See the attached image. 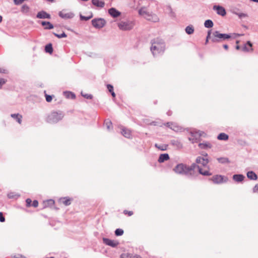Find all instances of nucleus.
Masks as SVG:
<instances>
[{
	"label": "nucleus",
	"mask_w": 258,
	"mask_h": 258,
	"mask_svg": "<svg viewBox=\"0 0 258 258\" xmlns=\"http://www.w3.org/2000/svg\"><path fill=\"white\" fill-rule=\"evenodd\" d=\"M212 180L215 183H221L226 181V180H224V176L220 175L214 176Z\"/></svg>",
	"instance_id": "15"
},
{
	"label": "nucleus",
	"mask_w": 258,
	"mask_h": 258,
	"mask_svg": "<svg viewBox=\"0 0 258 258\" xmlns=\"http://www.w3.org/2000/svg\"><path fill=\"white\" fill-rule=\"evenodd\" d=\"M13 2L16 5H19L23 3L22 0H14Z\"/></svg>",
	"instance_id": "50"
},
{
	"label": "nucleus",
	"mask_w": 258,
	"mask_h": 258,
	"mask_svg": "<svg viewBox=\"0 0 258 258\" xmlns=\"http://www.w3.org/2000/svg\"><path fill=\"white\" fill-rule=\"evenodd\" d=\"M230 38V34L220 33L219 31H216L213 32L212 37H211V40L213 42H218Z\"/></svg>",
	"instance_id": "6"
},
{
	"label": "nucleus",
	"mask_w": 258,
	"mask_h": 258,
	"mask_svg": "<svg viewBox=\"0 0 258 258\" xmlns=\"http://www.w3.org/2000/svg\"><path fill=\"white\" fill-rule=\"evenodd\" d=\"M92 17H93L92 13H91V15L89 16H84L81 14L80 15V18L81 20H82V21H88V20H90V19H91Z\"/></svg>",
	"instance_id": "35"
},
{
	"label": "nucleus",
	"mask_w": 258,
	"mask_h": 258,
	"mask_svg": "<svg viewBox=\"0 0 258 258\" xmlns=\"http://www.w3.org/2000/svg\"><path fill=\"white\" fill-rule=\"evenodd\" d=\"M92 3L93 5L100 8H103L105 6V3L100 0H92Z\"/></svg>",
	"instance_id": "23"
},
{
	"label": "nucleus",
	"mask_w": 258,
	"mask_h": 258,
	"mask_svg": "<svg viewBox=\"0 0 258 258\" xmlns=\"http://www.w3.org/2000/svg\"><path fill=\"white\" fill-rule=\"evenodd\" d=\"M217 160L219 163L224 164V163H228L230 162V161L229 160L228 158L226 157H220L217 158Z\"/></svg>",
	"instance_id": "33"
},
{
	"label": "nucleus",
	"mask_w": 258,
	"mask_h": 258,
	"mask_svg": "<svg viewBox=\"0 0 258 258\" xmlns=\"http://www.w3.org/2000/svg\"><path fill=\"white\" fill-rule=\"evenodd\" d=\"M171 143L173 146H176L178 148H181L182 147V144L179 141L177 140H171Z\"/></svg>",
	"instance_id": "30"
},
{
	"label": "nucleus",
	"mask_w": 258,
	"mask_h": 258,
	"mask_svg": "<svg viewBox=\"0 0 258 258\" xmlns=\"http://www.w3.org/2000/svg\"><path fill=\"white\" fill-rule=\"evenodd\" d=\"M58 15L60 18L64 19H72L75 16V15L73 13H67L66 11L64 10L59 12L58 13Z\"/></svg>",
	"instance_id": "11"
},
{
	"label": "nucleus",
	"mask_w": 258,
	"mask_h": 258,
	"mask_svg": "<svg viewBox=\"0 0 258 258\" xmlns=\"http://www.w3.org/2000/svg\"><path fill=\"white\" fill-rule=\"evenodd\" d=\"M36 18L38 19H48L51 18V16L48 13L44 11H41L39 12L36 15Z\"/></svg>",
	"instance_id": "13"
},
{
	"label": "nucleus",
	"mask_w": 258,
	"mask_h": 258,
	"mask_svg": "<svg viewBox=\"0 0 258 258\" xmlns=\"http://www.w3.org/2000/svg\"><path fill=\"white\" fill-rule=\"evenodd\" d=\"M111 94V96L113 97H115V94L114 93V91H112L111 92H110Z\"/></svg>",
	"instance_id": "54"
},
{
	"label": "nucleus",
	"mask_w": 258,
	"mask_h": 258,
	"mask_svg": "<svg viewBox=\"0 0 258 258\" xmlns=\"http://www.w3.org/2000/svg\"><path fill=\"white\" fill-rule=\"evenodd\" d=\"M6 83V80L3 78H0V88Z\"/></svg>",
	"instance_id": "48"
},
{
	"label": "nucleus",
	"mask_w": 258,
	"mask_h": 258,
	"mask_svg": "<svg viewBox=\"0 0 258 258\" xmlns=\"http://www.w3.org/2000/svg\"><path fill=\"white\" fill-rule=\"evenodd\" d=\"M204 26L207 28H210V19L207 20L205 22Z\"/></svg>",
	"instance_id": "47"
},
{
	"label": "nucleus",
	"mask_w": 258,
	"mask_h": 258,
	"mask_svg": "<svg viewBox=\"0 0 258 258\" xmlns=\"http://www.w3.org/2000/svg\"><path fill=\"white\" fill-rule=\"evenodd\" d=\"M117 26L121 30L128 31L133 28L134 23L131 20L121 21L117 23Z\"/></svg>",
	"instance_id": "7"
},
{
	"label": "nucleus",
	"mask_w": 258,
	"mask_h": 258,
	"mask_svg": "<svg viewBox=\"0 0 258 258\" xmlns=\"http://www.w3.org/2000/svg\"><path fill=\"white\" fill-rule=\"evenodd\" d=\"M195 29L192 25H189L185 28V31L188 35H191L194 33Z\"/></svg>",
	"instance_id": "26"
},
{
	"label": "nucleus",
	"mask_w": 258,
	"mask_h": 258,
	"mask_svg": "<svg viewBox=\"0 0 258 258\" xmlns=\"http://www.w3.org/2000/svg\"><path fill=\"white\" fill-rule=\"evenodd\" d=\"M63 94L67 98L74 99L76 98V95L74 93L70 91L63 92Z\"/></svg>",
	"instance_id": "27"
},
{
	"label": "nucleus",
	"mask_w": 258,
	"mask_h": 258,
	"mask_svg": "<svg viewBox=\"0 0 258 258\" xmlns=\"http://www.w3.org/2000/svg\"><path fill=\"white\" fill-rule=\"evenodd\" d=\"M15 258H20V255H19L18 256H15Z\"/></svg>",
	"instance_id": "63"
},
{
	"label": "nucleus",
	"mask_w": 258,
	"mask_h": 258,
	"mask_svg": "<svg viewBox=\"0 0 258 258\" xmlns=\"http://www.w3.org/2000/svg\"><path fill=\"white\" fill-rule=\"evenodd\" d=\"M150 50L154 57L162 56L166 49V43L164 40L160 38H156L151 41Z\"/></svg>",
	"instance_id": "2"
},
{
	"label": "nucleus",
	"mask_w": 258,
	"mask_h": 258,
	"mask_svg": "<svg viewBox=\"0 0 258 258\" xmlns=\"http://www.w3.org/2000/svg\"><path fill=\"white\" fill-rule=\"evenodd\" d=\"M209 38H210V30H208L207 31V36L206 40V43L208 42Z\"/></svg>",
	"instance_id": "53"
},
{
	"label": "nucleus",
	"mask_w": 258,
	"mask_h": 258,
	"mask_svg": "<svg viewBox=\"0 0 258 258\" xmlns=\"http://www.w3.org/2000/svg\"><path fill=\"white\" fill-rule=\"evenodd\" d=\"M20 197V195L14 192H11L8 194L9 199H17Z\"/></svg>",
	"instance_id": "34"
},
{
	"label": "nucleus",
	"mask_w": 258,
	"mask_h": 258,
	"mask_svg": "<svg viewBox=\"0 0 258 258\" xmlns=\"http://www.w3.org/2000/svg\"><path fill=\"white\" fill-rule=\"evenodd\" d=\"M165 125L166 126L170 128L171 129H172L173 130H175L174 128L175 127V126L172 122H168L166 123Z\"/></svg>",
	"instance_id": "39"
},
{
	"label": "nucleus",
	"mask_w": 258,
	"mask_h": 258,
	"mask_svg": "<svg viewBox=\"0 0 258 258\" xmlns=\"http://www.w3.org/2000/svg\"><path fill=\"white\" fill-rule=\"evenodd\" d=\"M109 14L113 18H117L119 17L121 13L114 8H111L108 10Z\"/></svg>",
	"instance_id": "14"
},
{
	"label": "nucleus",
	"mask_w": 258,
	"mask_h": 258,
	"mask_svg": "<svg viewBox=\"0 0 258 258\" xmlns=\"http://www.w3.org/2000/svg\"><path fill=\"white\" fill-rule=\"evenodd\" d=\"M3 20V17L2 16L0 15V23L2 22Z\"/></svg>",
	"instance_id": "60"
},
{
	"label": "nucleus",
	"mask_w": 258,
	"mask_h": 258,
	"mask_svg": "<svg viewBox=\"0 0 258 258\" xmlns=\"http://www.w3.org/2000/svg\"><path fill=\"white\" fill-rule=\"evenodd\" d=\"M140 15L143 16L149 21L156 22L159 21V18L155 14H153L148 12L145 7H142L139 10Z\"/></svg>",
	"instance_id": "5"
},
{
	"label": "nucleus",
	"mask_w": 258,
	"mask_h": 258,
	"mask_svg": "<svg viewBox=\"0 0 258 258\" xmlns=\"http://www.w3.org/2000/svg\"><path fill=\"white\" fill-rule=\"evenodd\" d=\"M81 95L84 98L88 99H91L93 98V96L91 94H84L83 92H81Z\"/></svg>",
	"instance_id": "40"
},
{
	"label": "nucleus",
	"mask_w": 258,
	"mask_h": 258,
	"mask_svg": "<svg viewBox=\"0 0 258 258\" xmlns=\"http://www.w3.org/2000/svg\"><path fill=\"white\" fill-rule=\"evenodd\" d=\"M63 117L64 113L61 111H52L47 115L45 121L50 124H55L62 120Z\"/></svg>",
	"instance_id": "3"
},
{
	"label": "nucleus",
	"mask_w": 258,
	"mask_h": 258,
	"mask_svg": "<svg viewBox=\"0 0 258 258\" xmlns=\"http://www.w3.org/2000/svg\"><path fill=\"white\" fill-rule=\"evenodd\" d=\"M252 43L250 41H248L246 42V44H245L243 47L242 48V50L246 52H248L250 51H251L253 50L252 48Z\"/></svg>",
	"instance_id": "19"
},
{
	"label": "nucleus",
	"mask_w": 258,
	"mask_h": 258,
	"mask_svg": "<svg viewBox=\"0 0 258 258\" xmlns=\"http://www.w3.org/2000/svg\"><path fill=\"white\" fill-rule=\"evenodd\" d=\"M102 240L104 244L112 247H116L119 244V242L118 241L111 240L107 238L104 237L103 238Z\"/></svg>",
	"instance_id": "12"
},
{
	"label": "nucleus",
	"mask_w": 258,
	"mask_h": 258,
	"mask_svg": "<svg viewBox=\"0 0 258 258\" xmlns=\"http://www.w3.org/2000/svg\"><path fill=\"white\" fill-rule=\"evenodd\" d=\"M45 99L47 102H50L52 99V96L45 94Z\"/></svg>",
	"instance_id": "41"
},
{
	"label": "nucleus",
	"mask_w": 258,
	"mask_h": 258,
	"mask_svg": "<svg viewBox=\"0 0 258 258\" xmlns=\"http://www.w3.org/2000/svg\"><path fill=\"white\" fill-rule=\"evenodd\" d=\"M107 88L109 92H111L112 91H113V86L111 84H107Z\"/></svg>",
	"instance_id": "45"
},
{
	"label": "nucleus",
	"mask_w": 258,
	"mask_h": 258,
	"mask_svg": "<svg viewBox=\"0 0 258 258\" xmlns=\"http://www.w3.org/2000/svg\"><path fill=\"white\" fill-rule=\"evenodd\" d=\"M26 206L27 207H30L32 205V200L28 198L26 200Z\"/></svg>",
	"instance_id": "42"
},
{
	"label": "nucleus",
	"mask_w": 258,
	"mask_h": 258,
	"mask_svg": "<svg viewBox=\"0 0 258 258\" xmlns=\"http://www.w3.org/2000/svg\"><path fill=\"white\" fill-rule=\"evenodd\" d=\"M72 199L69 197H63L59 199V202L62 203L65 206H69L71 204V201Z\"/></svg>",
	"instance_id": "18"
},
{
	"label": "nucleus",
	"mask_w": 258,
	"mask_h": 258,
	"mask_svg": "<svg viewBox=\"0 0 258 258\" xmlns=\"http://www.w3.org/2000/svg\"><path fill=\"white\" fill-rule=\"evenodd\" d=\"M21 11L24 14L28 15L30 11V8L28 5H24L21 8Z\"/></svg>",
	"instance_id": "29"
},
{
	"label": "nucleus",
	"mask_w": 258,
	"mask_h": 258,
	"mask_svg": "<svg viewBox=\"0 0 258 258\" xmlns=\"http://www.w3.org/2000/svg\"><path fill=\"white\" fill-rule=\"evenodd\" d=\"M5 221V218L3 215V213L0 212V222H4Z\"/></svg>",
	"instance_id": "46"
},
{
	"label": "nucleus",
	"mask_w": 258,
	"mask_h": 258,
	"mask_svg": "<svg viewBox=\"0 0 258 258\" xmlns=\"http://www.w3.org/2000/svg\"><path fill=\"white\" fill-rule=\"evenodd\" d=\"M54 201L52 199L48 200L45 202V205L51 207L54 205Z\"/></svg>",
	"instance_id": "37"
},
{
	"label": "nucleus",
	"mask_w": 258,
	"mask_h": 258,
	"mask_svg": "<svg viewBox=\"0 0 258 258\" xmlns=\"http://www.w3.org/2000/svg\"><path fill=\"white\" fill-rule=\"evenodd\" d=\"M121 134L125 137L130 139L132 137L131 132L130 130L122 127L121 128Z\"/></svg>",
	"instance_id": "17"
},
{
	"label": "nucleus",
	"mask_w": 258,
	"mask_h": 258,
	"mask_svg": "<svg viewBox=\"0 0 258 258\" xmlns=\"http://www.w3.org/2000/svg\"><path fill=\"white\" fill-rule=\"evenodd\" d=\"M201 136V132L200 131L192 132H191L190 135L188 137V140L191 141L192 143H198L200 141Z\"/></svg>",
	"instance_id": "9"
},
{
	"label": "nucleus",
	"mask_w": 258,
	"mask_h": 258,
	"mask_svg": "<svg viewBox=\"0 0 258 258\" xmlns=\"http://www.w3.org/2000/svg\"><path fill=\"white\" fill-rule=\"evenodd\" d=\"M140 15L143 16L149 21L156 22L159 21V18L155 14H153L148 12L145 7H142L139 10Z\"/></svg>",
	"instance_id": "4"
},
{
	"label": "nucleus",
	"mask_w": 258,
	"mask_h": 258,
	"mask_svg": "<svg viewBox=\"0 0 258 258\" xmlns=\"http://www.w3.org/2000/svg\"><path fill=\"white\" fill-rule=\"evenodd\" d=\"M53 34L58 38H65V37H67V35H66V34L64 32H62L60 34H58L55 33H53Z\"/></svg>",
	"instance_id": "38"
},
{
	"label": "nucleus",
	"mask_w": 258,
	"mask_h": 258,
	"mask_svg": "<svg viewBox=\"0 0 258 258\" xmlns=\"http://www.w3.org/2000/svg\"><path fill=\"white\" fill-rule=\"evenodd\" d=\"M199 146L201 148H203V149H205L206 148H207L208 147V145L207 144H202V143H200L199 144Z\"/></svg>",
	"instance_id": "51"
},
{
	"label": "nucleus",
	"mask_w": 258,
	"mask_h": 258,
	"mask_svg": "<svg viewBox=\"0 0 258 258\" xmlns=\"http://www.w3.org/2000/svg\"><path fill=\"white\" fill-rule=\"evenodd\" d=\"M123 214L125 215H127L128 216H131L133 215V211H128L127 210H124L123 211Z\"/></svg>",
	"instance_id": "44"
},
{
	"label": "nucleus",
	"mask_w": 258,
	"mask_h": 258,
	"mask_svg": "<svg viewBox=\"0 0 258 258\" xmlns=\"http://www.w3.org/2000/svg\"><path fill=\"white\" fill-rule=\"evenodd\" d=\"M53 47L51 43H48L45 46V51L47 53L51 54L53 52Z\"/></svg>",
	"instance_id": "31"
},
{
	"label": "nucleus",
	"mask_w": 258,
	"mask_h": 258,
	"mask_svg": "<svg viewBox=\"0 0 258 258\" xmlns=\"http://www.w3.org/2000/svg\"><path fill=\"white\" fill-rule=\"evenodd\" d=\"M91 22L93 27L97 29L103 28L106 24L105 20L102 18L94 19Z\"/></svg>",
	"instance_id": "8"
},
{
	"label": "nucleus",
	"mask_w": 258,
	"mask_h": 258,
	"mask_svg": "<svg viewBox=\"0 0 258 258\" xmlns=\"http://www.w3.org/2000/svg\"><path fill=\"white\" fill-rule=\"evenodd\" d=\"M20 258H26L25 256L22 255H20Z\"/></svg>",
	"instance_id": "61"
},
{
	"label": "nucleus",
	"mask_w": 258,
	"mask_h": 258,
	"mask_svg": "<svg viewBox=\"0 0 258 258\" xmlns=\"http://www.w3.org/2000/svg\"><path fill=\"white\" fill-rule=\"evenodd\" d=\"M104 125L106 126L108 131H111L113 128L112 122L109 119H106L104 121Z\"/></svg>",
	"instance_id": "25"
},
{
	"label": "nucleus",
	"mask_w": 258,
	"mask_h": 258,
	"mask_svg": "<svg viewBox=\"0 0 258 258\" xmlns=\"http://www.w3.org/2000/svg\"><path fill=\"white\" fill-rule=\"evenodd\" d=\"M248 178L252 180H256L257 179V175L252 171H248L246 173Z\"/></svg>",
	"instance_id": "21"
},
{
	"label": "nucleus",
	"mask_w": 258,
	"mask_h": 258,
	"mask_svg": "<svg viewBox=\"0 0 258 258\" xmlns=\"http://www.w3.org/2000/svg\"><path fill=\"white\" fill-rule=\"evenodd\" d=\"M114 233L117 236H121L123 234V230L122 229L117 228L115 230Z\"/></svg>",
	"instance_id": "36"
},
{
	"label": "nucleus",
	"mask_w": 258,
	"mask_h": 258,
	"mask_svg": "<svg viewBox=\"0 0 258 258\" xmlns=\"http://www.w3.org/2000/svg\"><path fill=\"white\" fill-rule=\"evenodd\" d=\"M239 42L238 41H236V43H238Z\"/></svg>",
	"instance_id": "64"
},
{
	"label": "nucleus",
	"mask_w": 258,
	"mask_h": 258,
	"mask_svg": "<svg viewBox=\"0 0 258 258\" xmlns=\"http://www.w3.org/2000/svg\"><path fill=\"white\" fill-rule=\"evenodd\" d=\"M151 124L152 125H156V122L155 121H153L151 123Z\"/></svg>",
	"instance_id": "57"
},
{
	"label": "nucleus",
	"mask_w": 258,
	"mask_h": 258,
	"mask_svg": "<svg viewBox=\"0 0 258 258\" xmlns=\"http://www.w3.org/2000/svg\"><path fill=\"white\" fill-rule=\"evenodd\" d=\"M253 192H258V183L255 184V186L253 188Z\"/></svg>",
	"instance_id": "52"
},
{
	"label": "nucleus",
	"mask_w": 258,
	"mask_h": 258,
	"mask_svg": "<svg viewBox=\"0 0 258 258\" xmlns=\"http://www.w3.org/2000/svg\"><path fill=\"white\" fill-rule=\"evenodd\" d=\"M6 70L0 68V73H5Z\"/></svg>",
	"instance_id": "55"
},
{
	"label": "nucleus",
	"mask_w": 258,
	"mask_h": 258,
	"mask_svg": "<svg viewBox=\"0 0 258 258\" xmlns=\"http://www.w3.org/2000/svg\"><path fill=\"white\" fill-rule=\"evenodd\" d=\"M213 9L218 15L224 17L226 14L225 9L220 5H214L213 7Z\"/></svg>",
	"instance_id": "10"
},
{
	"label": "nucleus",
	"mask_w": 258,
	"mask_h": 258,
	"mask_svg": "<svg viewBox=\"0 0 258 258\" xmlns=\"http://www.w3.org/2000/svg\"><path fill=\"white\" fill-rule=\"evenodd\" d=\"M213 26V22L211 20V28H212Z\"/></svg>",
	"instance_id": "59"
},
{
	"label": "nucleus",
	"mask_w": 258,
	"mask_h": 258,
	"mask_svg": "<svg viewBox=\"0 0 258 258\" xmlns=\"http://www.w3.org/2000/svg\"><path fill=\"white\" fill-rule=\"evenodd\" d=\"M229 136L225 133H220L217 137V139L219 140L227 141L228 140Z\"/></svg>",
	"instance_id": "28"
},
{
	"label": "nucleus",
	"mask_w": 258,
	"mask_h": 258,
	"mask_svg": "<svg viewBox=\"0 0 258 258\" xmlns=\"http://www.w3.org/2000/svg\"><path fill=\"white\" fill-rule=\"evenodd\" d=\"M234 13L235 14H236L237 15H238V16L239 17V18H242L246 17L247 16V15L246 14H244V13H235V12H234Z\"/></svg>",
	"instance_id": "43"
},
{
	"label": "nucleus",
	"mask_w": 258,
	"mask_h": 258,
	"mask_svg": "<svg viewBox=\"0 0 258 258\" xmlns=\"http://www.w3.org/2000/svg\"><path fill=\"white\" fill-rule=\"evenodd\" d=\"M207 156L208 154H207L205 157H197L196 162L199 165L193 163L188 166L182 163L178 164L173 168V171L178 174L185 175L188 176H191L192 172L196 170L198 171L202 175H210V172L208 170H203L202 168V166L206 167L209 162Z\"/></svg>",
	"instance_id": "1"
},
{
	"label": "nucleus",
	"mask_w": 258,
	"mask_h": 258,
	"mask_svg": "<svg viewBox=\"0 0 258 258\" xmlns=\"http://www.w3.org/2000/svg\"><path fill=\"white\" fill-rule=\"evenodd\" d=\"M41 24L43 26H44V29L46 30L52 29L54 27L53 25L49 22L42 21Z\"/></svg>",
	"instance_id": "24"
},
{
	"label": "nucleus",
	"mask_w": 258,
	"mask_h": 258,
	"mask_svg": "<svg viewBox=\"0 0 258 258\" xmlns=\"http://www.w3.org/2000/svg\"><path fill=\"white\" fill-rule=\"evenodd\" d=\"M223 47H224L225 49H226V50H227V49H228V45H227V44H224V45H223Z\"/></svg>",
	"instance_id": "56"
},
{
	"label": "nucleus",
	"mask_w": 258,
	"mask_h": 258,
	"mask_svg": "<svg viewBox=\"0 0 258 258\" xmlns=\"http://www.w3.org/2000/svg\"><path fill=\"white\" fill-rule=\"evenodd\" d=\"M11 116L15 119L19 124H21L22 122V115L19 113H14L11 114Z\"/></svg>",
	"instance_id": "20"
},
{
	"label": "nucleus",
	"mask_w": 258,
	"mask_h": 258,
	"mask_svg": "<svg viewBox=\"0 0 258 258\" xmlns=\"http://www.w3.org/2000/svg\"><path fill=\"white\" fill-rule=\"evenodd\" d=\"M245 178V176L242 174H234L233 175V179L237 182H240L242 181Z\"/></svg>",
	"instance_id": "22"
},
{
	"label": "nucleus",
	"mask_w": 258,
	"mask_h": 258,
	"mask_svg": "<svg viewBox=\"0 0 258 258\" xmlns=\"http://www.w3.org/2000/svg\"><path fill=\"white\" fill-rule=\"evenodd\" d=\"M46 1L48 2H53L54 0H46Z\"/></svg>",
	"instance_id": "62"
},
{
	"label": "nucleus",
	"mask_w": 258,
	"mask_h": 258,
	"mask_svg": "<svg viewBox=\"0 0 258 258\" xmlns=\"http://www.w3.org/2000/svg\"><path fill=\"white\" fill-rule=\"evenodd\" d=\"M167 145L164 144H155V147L161 151H165L167 149Z\"/></svg>",
	"instance_id": "32"
},
{
	"label": "nucleus",
	"mask_w": 258,
	"mask_h": 258,
	"mask_svg": "<svg viewBox=\"0 0 258 258\" xmlns=\"http://www.w3.org/2000/svg\"><path fill=\"white\" fill-rule=\"evenodd\" d=\"M38 202L37 200H34L33 201L31 206L36 208L38 207Z\"/></svg>",
	"instance_id": "49"
},
{
	"label": "nucleus",
	"mask_w": 258,
	"mask_h": 258,
	"mask_svg": "<svg viewBox=\"0 0 258 258\" xmlns=\"http://www.w3.org/2000/svg\"><path fill=\"white\" fill-rule=\"evenodd\" d=\"M236 49L237 50H239V49H240V46H239V45H237V46H236Z\"/></svg>",
	"instance_id": "58"
},
{
	"label": "nucleus",
	"mask_w": 258,
	"mask_h": 258,
	"mask_svg": "<svg viewBox=\"0 0 258 258\" xmlns=\"http://www.w3.org/2000/svg\"><path fill=\"white\" fill-rule=\"evenodd\" d=\"M170 159L169 156L167 153L161 154L159 155L158 162L160 163L164 162Z\"/></svg>",
	"instance_id": "16"
}]
</instances>
